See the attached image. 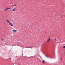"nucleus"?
<instances>
[{
    "mask_svg": "<svg viewBox=\"0 0 65 65\" xmlns=\"http://www.w3.org/2000/svg\"><path fill=\"white\" fill-rule=\"evenodd\" d=\"M9 25H10V26L12 27H13L14 26V25L12 24V23L10 22L9 23Z\"/></svg>",
    "mask_w": 65,
    "mask_h": 65,
    "instance_id": "obj_1",
    "label": "nucleus"
},
{
    "mask_svg": "<svg viewBox=\"0 0 65 65\" xmlns=\"http://www.w3.org/2000/svg\"><path fill=\"white\" fill-rule=\"evenodd\" d=\"M6 22L7 23H9V24L10 23V21L8 19H7L6 20Z\"/></svg>",
    "mask_w": 65,
    "mask_h": 65,
    "instance_id": "obj_2",
    "label": "nucleus"
},
{
    "mask_svg": "<svg viewBox=\"0 0 65 65\" xmlns=\"http://www.w3.org/2000/svg\"><path fill=\"white\" fill-rule=\"evenodd\" d=\"M15 10H16V8L15 7L13 9L12 11H15Z\"/></svg>",
    "mask_w": 65,
    "mask_h": 65,
    "instance_id": "obj_3",
    "label": "nucleus"
},
{
    "mask_svg": "<svg viewBox=\"0 0 65 65\" xmlns=\"http://www.w3.org/2000/svg\"><path fill=\"white\" fill-rule=\"evenodd\" d=\"M51 39V38H49L47 40V42H48L50 41V39Z\"/></svg>",
    "mask_w": 65,
    "mask_h": 65,
    "instance_id": "obj_4",
    "label": "nucleus"
},
{
    "mask_svg": "<svg viewBox=\"0 0 65 65\" xmlns=\"http://www.w3.org/2000/svg\"><path fill=\"white\" fill-rule=\"evenodd\" d=\"M12 31H13V32H17V30L15 29H13L12 30Z\"/></svg>",
    "mask_w": 65,
    "mask_h": 65,
    "instance_id": "obj_5",
    "label": "nucleus"
},
{
    "mask_svg": "<svg viewBox=\"0 0 65 65\" xmlns=\"http://www.w3.org/2000/svg\"><path fill=\"white\" fill-rule=\"evenodd\" d=\"M8 9H10V8H7L5 10V11H6V10H7Z\"/></svg>",
    "mask_w": 65,
    "mask_h": 65,
    "instance_id": "obj_6",
    "label": "nucleus"
},
{
    "mask_svg": "<svg viewBox=\"0 0 65 65\" xmlns=\"http://www.w3.org/2000/svg\"><path fill=\"white\" fill-rule=\"evenodd\" d=\"M43 63H44V62H45V60H43L42 61Z\"/></svg>",
    "mask_w": 65,
    "mask_h": 65,
    "instance_id": "obj_7",
    "label": "nucleus"
},
{
    "mask_svg": "<svg viewBox=\"0 0 65 65\" xmlns=\"http://www.w3.org/2000/svg\"><path fill=\"white\" fill-rule=\"evenodd\" d=\"M46 56L47 58H49V56H48L47 55H46Z\"/></svg>",
    "mask_w": 65,
    "mask_h": 65,
    "instance_id": "obj_8",
    "label": "nucleus"
},
{
    "mask_svg": "<svg viewBox=\"0 0 65 65\" xmlns=\"http://www.w3.org/2000/svg\"><path fill=\"white\" fill-rule=\"evenodd\" d=\"M54 39V40H55V41H57V39Z\"/></svg>",
    "mask_w": 65,
    "mask_h": 65,
    "instance_id": "obj_9",
    "label": "nucleus"
},
{
    "mask_svg": "<svg viewBox=\"0 0 65 65\" xmlns=\"http://www.w3.org/2000/svg\"><path fill=\"white\" fill-rule=\"evenodd\" d=\"M16 5H17L16 4H15V5H13V6H16Z\"/></svg>",
    "mask_w": 65,
    "mask_h": 65,
    "instance_id": "obj_10",
    "label": "nucleus"
},
{
    "mask_svg": "<svg viewBox=\"0 0 65 65\" xmlns=\"http://www.w3.org/2000/svg\"><path fill=\"white\" fill-rule=\"evenodd\" d=\"M63 48H65V46H64L63 47Z\"/></svg>",
    "mask_w": 65,
    "mask_h": 65,
    "instance_id": "obj_11",
    "label": "nucleus"
},
{
    "mask_svg": "<svg viewBox=\"0 0 65 65\" xmlns=\"http://www.w3.org/2000/svg\"><path fill=\"white\" fill-rule=\"evenodd\" d=\"M28 26H26V28H28Z\"/></svg>",
    "mask_w": 65,
    "mask_h": 65,
    "instance_id": "obj_12",
    "label": "nucleus"
},
{
    "mask_svg": "<svg viewBox=\"0 0 65 65\" xmlns=\"http://www.w3.org/2000/svg\"><path fill=\"white\" fill-rule=\"evenodd\" d=\"M61 61H62V58H61Z\"/></svg>",
    "mask_w": 65,
    "mask_h": 65,
    "instance_id": "obj_13",
    "label": "nucleus"
},
{
    "mask_svg": "<svg viewBox=\"0 0 65 65\" xmlns=\"http://www.w3.org/2000/svg\"><path fill=\"white\" fill-rule=\"evenodd\" d=\"M18 65H20V63H18Z\"/></svg>",
    "mask_w": 65,
    "mask_h": 65,
    "instance_id": "obj_14",
    "label": "nucleus"
},
{
    "mask_svg": "<svg viewBox=\"0 0 65 65\" xmlns=\"http://www.w3.org/2000/svg\"><path fill=\"white\" fill-rule=\"evenodd\" d=\"M2 40H3V39H2Z\"/></svg>",
    "mask_w": 65,
    "mask_h": 65,
    "instance_id": "obj_15",
    "label": "nucleus"
}]
</instances>
